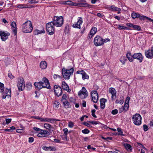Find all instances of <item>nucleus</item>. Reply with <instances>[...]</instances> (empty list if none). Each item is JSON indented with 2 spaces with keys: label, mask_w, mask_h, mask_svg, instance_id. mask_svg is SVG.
<instances>
[{
  "label": "nucleus",
  "mask_w": 153,
  "mask_h": 153,
  "mask_svg": "<svg viewBox=\"0 0 153 153\" xmlns=\"http://www.w3.org/2000/svg\"><path fill=\"white\" fill-rule=\"evenodd\" d=\"M133 28L134 30L138 31H140L141 30V27L137 25H133Z\"/></svg>",
  "instance_id": "36"
},
{
  "label": "nucleus",
  "mask_w": 153,
  "mask_h": 153,
  "mask_svg": "<svg viewBox=\"0 0 153 153\" xmlns=\"http://www.w3.org/2000/svg\"><path fill=\"white\" fill-rule=\"evenodd\" d=\"M96 111V110L95 109H93L91 111L92 115L93 117L95 118H96L97 116L95 115V113Z\"/></svg>",
  "instance_id": "44"
},
{
  "label": "nucleus",
  "mask_w": 153,
  "mask_h": 153,
  "mask_svg": "<svg viewBox=\"0 0 153 153\" xmlns=\"http://www.w3.org/2000/svg\"><path fill=\"white\" fill-rule=\"evenodd\" d=\"M145 55L146 57L150 59H152L153 57V47L147 51H145Z\"/></svg>",
  "instance_id": "14"
},
{
  "label": "nucleus",
  "mask_w": 153,
  "mask_h": 153,
  "mask_svg": "<svg viewBox=\"0 0 153 153\" xmlns=\"http://www.w3.org/2000/svg\"><path fill=\"white\" fill-rule=\"evenodd\" d=\"M91 97L92 98V100L94 103L97 102L98 99V95L97 91H92L91 92Z\"/></svg>",
  "instance_id": "11"
},
{
  "label": "nucleus",
  "mask_w": 153,
  "mask_h": 153,
  "mask_svg": "<svg viewBox=\"0 0 153 153\" xmlns=\"http://www.w3.org/2000/svg\"><path fill=\"white\" fill-rule=\"evenodd\" d=\"M83 22L82 18L81 17H79L77 22L75 24H73L72 27L74 28L80 29V25Z\"/></svg>",
  "instance_id": "13"
},
{
  "label": "nucleus",
  "mask_w": 153,
  "mask_h": 153,
  "mask_svg": "<svg viewBox=\"0 0 153 153\" xmlns=\"http://www.w3.org/2000/svg\"><path fill=\"white\" fill-rule=\"evenodd\" d=\"M61 86L63 90L66 91L67 92H70L71 91V89L69 88V86L65 82L63 81L62 82Z\"/></svg>",
  "instance_id": "21"
},
{
  "label": "nucleus",
  "mask_w": 153,
  "mask_h": 153,
  "mask_svg": "<svg viewBox=\"0 0 153 153\" xmlns=\"http://www.w3.org/2000/svg\"><path fill=\"white\" fill-rule=\"evenodd\" d=\"M129 107V103H125L124 105V106H122L123 109H124L125 111H127Z\"/></svg>",
  "instance_id": "34"
},
{
  "label": "nucleus",
  "mask_w": 153,
  "mask_h": 153,
  "mask_svg": "<svg viewBox=\"0 0 153 153\" xmlns=\"http://www.w3.org/2000/svg\"><path fill=\"white\" fill-rule=\"evenodd\" d=\"M106 8L113 11H116L117 10H121V9L120 8L115 7L114 5H112L109 7H107Z\"/></svg>",
  "instance_id": "22"
},
{
  "label": "nucleus",
  "mask_w": 153,
  "mask_h": 153,
  "mask_svg": "<svg viewBox=\"0 0 153 153\" xmlns=\"http://www.w3.org/2000/svg\"><path fill=\"white\" fill-rule=\"evenodd\" d=\"M10 35V33H5L4 32H2L0 34V36L2 41H4L6 40L8 38V36Z\"/></svg>",
  "instance_id": "20"
},
{
  "label": "nucleus",
  "mask_w": 153,
  "mask_h": 153,
  "mask_svg": "<svg viewBox=\"0 0 153 153\" xmlns=\"http://www.w3.org/2000/svg\"><path fill=\"white\" fill-rule=\"evenodd\" d=\"M62 102L65 108H68L71 107L70 102H68L67 100L63 102Z\"/></svg>",
  "instance_id": "28"
},
{
  "label": "nucleus",
  "mask_w": 153,
  "mask_h": 153,
  "mask_svg": "<svg viewBox=\"0 0 153 153\" xmlns=\"http://www.w3.org/2000/svg\"><path fill=\"white\" fill-rule=\"evenodd\" d=\"M110 40L108 38H106L105 39H103V44L104 42H107L110 41Z\"/></svg>",
  "instance_id": "55"
},
{
  "label": "nucleus",
  "mask_w": 153,
  "mask_h": 153,
  "mask_svg": "<svg viewBox=\"0 0 153 153\" xmlns=\"http://www.w3.org/2000/svg\"><path fill=\"white\" fill-rule=\"evenodd\" d=\"M97 16L98 17H100V18H102L103 15H102L100 13H98L97 14Z\"/></svg>",
  "instance_id": "64"
},
{
  "label": "nucleus",
  "mask_w": 153,
  "mask_h": 153,
  "mask_svg": "<svg viewBox=\"0 0 153 153\" xmlns=\"http://www.w3.org/2000/svg\"><path fill=\"white\" fill-rule=\"evenodd\" d=\"M42 86L43 88H46L50 89V85L48 79L46 77H44L42 79Z\"/></svg>",
  "instance_id": "12"
},
{
  "label": "nucleus",
  "mask_w": 153,
  "mask_h": 153,
  "mask_svg": "<svg viewBox=\"0 0 153 153\" xmlns=\"http://www.w3.org/2000/svg\"><path fill=\"white\" fill-rule=\"evenodd\" d=\"M59 77V78H60V76H59V75H57V74H54V75H53V78L54 79H56L57 78V77Z\"/></svg>",
  "instance_id": "59"
},
{
  "label": "nucleus",
  "mask_w": 153,
  "mask_h": 153,
  "mask_svg": "<svg viewBox=\"0 0 153 153\" xmlns=\"http://www.w3.org/2000/svg\"><path fill=\"white\" fill-rule=\"evenodd\" d=\"M82 132L84 134H87L89 133L90 131L87 129H85L82 130Z\"/></svg>",
  "instance_id": "43"
},
{
  "label": "nucleus",
  "mask_w": 153,
  "mask_h": 153,
  "mask_svg": "<svg viewBox=\"0 0 153 153\" xmlns=\"http://www.w3.org/2000/svg\"><path fill=\"white\" fill-rule=\"evenodd\" d=\"M83 124L88 127H90V126H91L87 122H84L83 123Z\"/></svg>",
  "instance_id": "62"
},
{
  "label": "nucleus",
  "mask_w": 153,
  "mask_h": 153,
  "mask_svg": "<svg viewBox=\"0 0 153 153\" xmlns=\"http://www.w3.org/2000/svg\"><path fill=\"white\" fill-rule=\"evenodd\" d=\"M109 92L111 94V99L112 101H114L116 97V91L114 88H111L109 89Z\"/></svg>",
  "instance_id": "17"
},
{
  "label": "nucleus",
  "mask_w": 153,
  "mask_h": 153,
  "mask_svg": "<svg viewBox=\"0 0 153 153\" xmlns=\"http://www.w3.org/2000/svg\"><path fill=\"white\" fill-rule=\"evenodd\" d=\"M47 63L45 61H42L40 63V67L42 69H45L47 67Z\"/></svg>",
  "instance_id": "26"
},
{
  "label": "nucleus",
  "mask_w": 153,
  "mask_h": 153,
  "mask_svg": "<svg viewBox=\"0 0 153 153\" xmlns=\"http://www.w3.org/2000/svg\"><path fill=\"white\" fill-rule=\"evenodd\" d=\"M82 75L83 79L84 80L89 78L88 75L84 71H82Z\"/></svg>",
  "instance_id": "30"
},
{
  "label": "nucleus",
  "mask_w": 153,
  "mask_h": 153,
  "mask_svg": "<svg viewBox=\"0 0 153 153\" xmlns=\"http://www.w3.org/2000/svg\"><path fill=\"white\" fill-rule=\"evenodd\" d=\"M54 107L56 108H57L59 106V102L57 101H55L54 103Z\"/></svg>",
  "instance_id": "42"
},
{
  "label": "nucleus",
  "mask_w": 153,
  "mask_h": 153,
  "mask_svg": "<svg viewBox=\"0 0 153 153\" xmlns=\"http://www.w3.org/2000/svg\"><path fill=\"white\" fill-rule=\"evenodd\" d=\"M74 126V123L71 122H69L68 125V126L70 128H72Z\"/></svg>",
  "instance_id": "52"
},
{
  "label": "nucleus",
  "mask_w": 153,
  "mask_h": 153,
  "mask_svg": "<svg viewBox=\"0 0 153 153\" xmlns=\"http://www.w3.org/2000/svg\"><path fill=\"white\" fill-rule=\"evenodd\" d=\"M54 91L55 94L58 97L61 96L62 93L61 88L60 86L55 85L54 88Z\"/></svg>",
  "instance_id": "10"
},
{
  "label": "nucleus",
  "mask_w": 153,
  "mask_h": 153,
  "mask_svg": "<svg viewBox=\"0 0 153 153\" xmlns=\"http://www.w3.org/2000/svg\"><path fill=\"white\" fill-rule=\"evenodd\" d=\"M4 89V84L0 82V93H2V94L3 95L2 97L4 99L6 97H7L8 98L10 95L7 94H8L9 91V90L6 88V90L4 92H3Z\"/></svg>",
  "instance_id": "6"
},
{
  "label": "nucleus",
  "mask_w": 153,
  "mask_h": 153,
  "mask_svg": "<svg viewBox=\"0 0 153 153\" xmlns=\"http://www.w3.org/2000/svg\"><path fill=\"white\" fill-rule=\"evenodd\" d=\"M42 149L45 150H50V151H55L56 150V148L54 147L49 146L46 147L44 146L43 147Z\"/></svg>",
  "instance_id": "25"
},
{
  "label": "nucleus",
  "mask_w": 153,
  "mask_h": 153,
  "mask_svg": "<svg viewBox=\"0 0 153 153\" xmlns=\"http://www.w3.org/2000/svg\"><path fill=\"white\" fill-rule=\"evenodd\" d=\"M49 133V132L48 131L41 129L40 132L38 134L37 136L40 137H44L46 134H48Z\"/></svg>",
  "instance_id": "19"
},
{
  "label": "nucleus",
  "mask_w": 153,
  "mask_h": 153,
  "mask_svg": "<svg viewBox=\"0 0 153 153\" xmlns=\"http://www.w3.org/2000/svg\"><path fill=\"white\" fill-rule=\"evenodd\" d=\"M143 130L144 131H147L149 129L148 126L146 125H143Z\"/></svg>",
  "instance_id": "47"
},
{
  "label": "nucleus",
  "mask_w": 153,
  "mask_h": 153,
  "mask_svg": "<svg viewBox=\"0 0 153 153\" xmlns=\"http://www.w3.org/2000/svg\"><path fill=\"white\" fill-rule=\"evenodd\" d=\"M80 97L82 99L85 98L88 96V92L84 87H83L78 93Z\"/></svg>",
  "instance_id": "9"
},
{
  "label": "nucleus",
  "mask_w": 153,
  "mask_h": 153,
  "mask_svg": "<svg viewBox=\"0 0 153 153\" xmlns=\"http://www.w3.org/2000/svg\"><path fill=\"white\" fill-rule=\"evenodd\" d=\"M66 4L70 5L72 6H76V4H76V3H74L73 2L70 1H66Z\"/></svg>",
  "instance_id": "38"
},
{
  "label": "nucleus",
  "mask_w": 153,
  "mask_h": 153,
  "mask_svg": "<svg viewBox=\"0 0 153 153\" xmlns=\"http://www.w3.org/2000/svg\"><path fill=\"white\" fill-rule=\"evenodd\" d=\"M82 106L83 107H86V102L85 100L82 101Z\"/></svg>",
  "instance_id": "60"
},
{
  "label": "nucleus",
  "mask_w": 153,
  "mask_h": 153,
  "mask_svg": "<svg viewBox=\"0 0 153 153\" xmlns=\"http://www.w3.org/2000/svg\"><path fill=\"white\" fill-rule=\"evenodd\" d=\"M126 149L127 150H129L131 151L132 149V147L131 146V145L129 144L128 143H126L124 145Z\"/></svg>",
  "instance_id": "32"
},
{
  "label": "nucleus",
  "mask_w": 153,
  "mask_h": 153,
  "mask_svg": "<svg viewBox=\"0 0 153 153\" xmlns=\"http://www.w3.org/2000/svg\"><path fill=\"white\" fill-rule=\"evenodd\" d=\"M100 108H101L103 109L105 107V103L106 102V100L104 98H102L100 100Z\"/></svg>",
  "instance_id": "23"
},
{
  "label": "nucleus",
  "mask_w": 153,
  "mask_h": 153,
  "mask_svg": "<svg viewBox=\"0 0 153 153\" xmlns=\"http://www.w3.org/2000/svg\"><path fill=\"white\" fill-rule=\"evenodd\" d=\"M28 2L30 4L37 3L38 2V1H36L35 0H29Z\"/></svg>",
  "instance_id": "46"
},
{
  "label": "nucleus",
  "mask_w": 153,
  "mask_h": 153,
  "mask_svg": "<svg viewBox=\"0 0 153 153\" xmlns=\"http://www.w3.org/2000/svg\"><path fill=\"white\" fill-rule=\"evenodd\" d=\"M127 60V59L124 56H123L121 58L120 61L123 65H124Z\"/></svg>",
  "instance_id": "35"
},
{
  "label": "nucleus",
  "mask_w": 153,
  "mask_h": 153,
  "mask_svg": "<svg viewBox=\"0 0 153 153\" xmlns=\"http://www.w3.org/2000/svg\"><path fill=\"white\" fill-rule=\"evenodd\" d=\"M45 32V31L43 29L41 30L36 29L33 31V33L35 35H38L40 33H44Z\"/></svg>",
  "instance_id": "27"
},
{
  "label": "nucleus",
  "mask_w": 153,
  "mask_h": 153,
  "mask_svg": "<svg viewBox=\"0 0 153 153\" xmlns=\"http://www.w3.org/2000/svg\"><path fill=\"white\" fill-rule=\"evenodd\" d=\"M54 25L52 22H48L46 25L47 31L50 35H52L54 33Z\"/></svg>",
  "instance_id": "5"
},
{
  "label": "nucleus",
  "mask_w": 153,
  "mask_h": 153,
  "mask_svg": "<svg viewBox=\"0 0 153 153\" xmlns=\"http://www.w3.org/2000/svg\"><path fill=\"white\" fill-rule=\"evenodd\" d=\"M74 71V69L73 68L70 69H67L65 68H63L62 73L63 77L65 79H69L71 75L73 74Z\"/></svg>",
  "instance_id": "3"
},
{
  "label": "nucleus",
  "mask_w": 153,
  "mask_h": 153,
  "mask_svg": "<svg viewBox=\"0 0 153 153\" xmlns=\"http://www.w3.org/2000/svg\"><path fill=\"white\" fill-rule=\"evenodd\" d=\"M63 131H64L63 137H64L66 139V136L68 131V129L67 128H65L63 129Z\"/></svg>",
  "instance_id": "40"
},
{
  "label": "nucleus",
  "mask_w": 153,
  "mask_h": 153,
  "mask_svg": "<svg viewBox=\"0 0 153 153\" xmlns=\"http://www.w3.org/2000/svg\"><path fill=\"white\" fill-rule=\"evenodd\" d=\"M34 141V138L33 137H30L29 138L28 142L29 143H32Z\"/></svg>",
  "instance_id": "57"
},
{
  "label": "nucleus",
  "mask_w": 153,
  "mask_h": 153,
  "mask_svg": "<svg viewBox=\"0 0 153 153\" xmlns=\"http://www.w3.org/2000/svg\"><path fill=\"white\" fill-rule=\"evenodd\" d=\"M140 17H139L138 18H139L141 20H144V19L145 18H148V17H147L145 16H141L140 15Z\"/></svg>",
  "instance_id": "53"
},
{
  "label": "nucleus",
  "mask_w": 153,
  "mask_h": 153,
  "mask_svg": "<svg viewBox=\"0 0 153 153\" xmlns=\"http://www.w3.org/2000/svg\"><path fill=\"white\" fill-rule=\"evenodd\" d=\"M42 84V82L41 81L39 82H35L34 83V86L39 90L40 89L43 88Z\"/></svg>",
  "instance_id": "24"
},
{
  "label": "nucleus",
  "mask_w": 153,
  "mask_h": 153,
  "mask_svg": "<svg viewBox=\"0 0 153 153\" xmlns=\"http://www.w3.org/2000/svg\"><path fill=\"white\" fill-rule=\"evenodd\" d=\"M18 83L17 86L19 90L20 91H23L25 88V83L24 79L21 77L18 78Z\"/></svg>",
  "instance_id": "7"
},
{
  "label": "nucleus",
  "mask_w": 153,
  "mask_h": 153,
  "mask_svg": "<svg viewBox=\"0 0 153 153\" xmlns=\"http://www.w3.org/2000/svg\"><path fill=\"white\" fill-rule=\"evenodd\" d=\"M97 31V28L95 27H92L91 30H90V33L94 35L96 33Z\"/></svg>",
  "instance_id": "33"
},
{
  "label": "nucleus",
  "mask_w": 153,
  "mask_h": 153,
  "mask_svg": "<svg viewBox=\"0 0 153 153\" xmlns=\"http://www.w3.org/2000/svg\"><path fill=\"white\" fill-rule=\"evenodd\" d=\"M19 7H22L23 8H28V6L25 5V4H20L18 6Z\"/></svg>",
  "instance_id": "45"
},
{
  "label": "nucleus",
  "mask_w": 153,
  "mask_h": 153,
  "mask_svg": "<svg viewBox=\"0 0 153 153\" xmlns=\"http://www.w3.org/2000/svg\"><path fill=\"white\" fill-rule=\"evenodd\" d=\"M134 59H136L139 61L140 62H141L143 61V56L142 54L140 53H135L132 56Z\"/></svg>",
  "instance_id": "15"
},
{
  "label": "nucleus",
  "mask_w": 153,
  "mask_h": 153,
  "mask_svg": "<svg viewBox=\"0 0 153 153\" xmlns=\"http://www.w3.org/2000/svg\"><path fill=\"white\" fill-rule=\"evenodd\" d=\"M94 35L93 34H92L91 33H90V32L88 34V39H91L92 36H93Z\"/></svg>",
  "instance_id": "58"
},
{
  "label": "nucleus",
  "mask_w": 153,
  "mask_h": 153,
  "mask_svg": "<svg viewBox=\"0 0 153 153\" xmlns=\"http://www.w3.org/2000/svg\"><path fill=\"white\" fill-rule=\"evenodd\" d=\"M16 131L19 133H22L23 131V129H18L16 130Z\"/></svg>",
  "instance_id": "56"
},
{
  "label": "nucleus",
  "mask_w": 153,
  "mask_h": 153,
  "mask_svg": "<svg viewBox=\"0 0 153 153\" xmlns=\"http://www.w3.org/2000/svg\"><path fill=\"white\" fill-rule=\"evenodd\" d=\"M33 29L31 22L30 21H27L23 24L22 25V30L25 33L31 32Z\"/></svg>",
  "instance_id": "1"
},
{
  "label": "nucleus",
  "mask_w": 153,
  "mask_h": 153,
  "mask_svg": "<svg viewBox=\"0 0 153 153\" xmlns=\"http://www.w3.org/2000/svg\"><path fill=\"white\" fill-rule=\"evenodd\" d=\"M89 123H91L92 124L97 125L98 124V122L95 121H89Z\"/></svg>",
  "instance_id": "51"
},
{
  "label": "nucleus",
  "mask_w": 153,
  "mask_h": 153,
  "mask_svg": "<svg viewBox=\"0 0 153 153\" xmlns=\"http://www.w3.org/2000/svg\"><path fill=\"white\" fill-rule=\"evenodd\" d=\"M44 126L45 128L48 129H50L52 127L51 125L47 123H45L44 124Z\"/></svg>",
  "instance_id": "37"
},
{
  "label": "nucleus",
  "mask_w": 153,
  "mask_h": 153,
  "mask_svg": "<svg viewBox=\"0 0 153 153\" xmlns=\"http://www.w3.org/2000/svg\"><path fill=\"white\" fill-rule=\"evenodd\" d=\"M11 26L12 32L14 36H16L17 33V28L16 22H12L11 24Z\"/></svg>",
  "instance_id": "16"
},
{
  "label": "nucleus",
  "mask_w": 153,
  "mask_h": 153,
  "mask_svg": "<svg viewBox=\"0 0 153 153\" xmlns=\"http://www.w3.org/2000/svg\"><path fill=\"white\" fill-rule=\"evenodd\" d=\"M94 42L96 46L103 45V38L99 36H97L94 38Z\"/></svg>",
  "instance_id": "8"
},
{
  "label": "nucleus",
  "mask_w": 153,
  "mask_h": 153,
  "mask_svg": "<svg viewBox=\"0 0 153 153\" xmlns=\"http://www.w3.org/2000/svg\"><path fill=\"white\" fill-rule=\"evenodd\" d=\"M60 4H66V1H62L60 2Z\"/></svg>",
  "instance_id": "63"
},
{
  "label": "nucleus",
  "mask_w": 153,
  "mask_h": 153,
  "mask_svg": "<svg viewBox=\"0 0 153 153\" xmlns=\"http://www.w3.org/2000/svg\"><path fill=\"white\" fill-rule=\"evenodd\" d=\"M66 97H67V96L66 94H64L63 95L62 97V102L67 100L66 99Z\"/></svg>",
  "instance_id": "48"
},
{
  "label": "nucleus",
  "mask_w": 153,
  "mask_h": 153,
  "mask_svg": "<svg viewBox=\"0 0 153 153\" xmlns=\"http://www.w3.org/2000/svg\"><path fill=\"white\" fill-rule=\"evenodd\" d=\"M140 14L136 13H133L131 14V16L133 19L138 18L139 17H140Z\"/></svg>",
  "instance_id": "31"
},
{
  "label": "nucleus",
  "mask_w": 153,
  "mask_h": 153,
  "mask_svg": "<svg viewBox=\"0 0 153 153\" xmlns=\"http://www.w3.org/2000/svg\"><path fill=\"white\" fill-rule=\"evenodd\" d=\"M83 0H81L80 2L77 3L75 4H76V6L82 7H88L91 8V5H89L88 4L83 2Z\"/></svg>",
  "instance_id": "18"
},
{
  "label": "nucleus",
  "mask_w": 153,
  "mask_h": 153,
  "mask_svg": "<svg viewBox=\"0 0 153 153\" xmlns=\"http://www.w3.org/2000/svg\"><path fill=\"white\" fill-rule=\"evenodd\" d=\"M130 100V97H127L126 98L125 103H129Z\"/></svg>",
  "instance_id": "61"
},
{
  "label": "nucleus",
  "mask_w": 153,
  "mask_h": 153,
  "mask_svg": "<svg viewBox=\"0 0 153 153\" xmlns=\"http://www.w3.org/2000/svg\"><path fill=\"white\" fill-rule=\"evenodd\" d=\"M56 120L57 121H59L60 120L58 119H56L52 118H44V122H48L52 123L51 122L52 121Z\"/></svg>",
  "instance_id": "29"
},
{
  "label": "nucleus",
  "mask_w": 153,
  "mask_h": 153,
  "mask_svg": "<svg viewBox=\"0 0 153 153\" xmlns=\"http://www.w3.org/2000/svg\"><path fill=\"white\" fill-rule=\"evenodd\" d=\"M64 20L62 16L54 17L53 21L52 22L54 25L57 27H61L63 23Z\"/></svg>",
  "instance_id": "2"
},
{
  "label": "nucleus",
  "mask_w": 153,
  "mask_h": 153,
  "mask_svg": "<svg viewBox=\"0 0 153 153\" xmlns=\"http://www.w3.org/2000/svg\"><path fill=\"white\" fill-rule=\"evenodd\" d=\"M132 119L134 124L136 125L139 126L141 124L142 117L140 114H136L133 115Z\"/></svg>",
  "instance_id": "4"
},
{
  "label": "nucleus",
  "mask_w": 153,
  "mask_h": 153,
  "mask_svg": "<svg viewBox=\"0 0 153 153\" xmlns=\"http://www.w3.org/2000/svg\"><path fill=\"white\" fill-rule=\"evenodd\" d=\"M33 129L35 131L37 132L38 131H40L41 129L38 128L37 127H33Z\"/></svg>",
  "instance_id": "54"
},
{
  "label": "nucleus",
  "mask_w": 153,
  "mask_h": 153,
  "mask_svg": "<svg viewBox=\"0 0 153 153\" xmlns=\"http://www.w3.org/2000/svg\"><path fill=\"white\" fill-rule=\"evenodd\" d=\"M118 113V110L117 109H115L111 111V114L113 115L117 114Z\"/></svg>",
  "instance_id": "49"
},
{
  "label": "nucleus",
  "mask_w": 153,
  "mask_h": 153,
  "mask_svg": "<svg viewBox=\"0 0 153 153\" xmlns=\"http://www.w3.org/2000/svg\"><path fill=\"white\" fill-rule=\"evenodd\" d=\"M26 87L27 90H30L32 88V85L30 83H28L26 84Z\"/></svg>",
  "instance_id": "39"
},
{
  "label": "nucleus",
  "mask_w": 153,
  "mask_h": 153,
  "mask_svg": "<svg viewBox=\"0 0 153 153\" xmlns=\"http://www.w3.org/2000/svg\"><path fill=\"white\" fill-rule=\"evenodd\" d=\"M117 131L120 133L119 135H123V132L122 131L121 129L119 128H117Z\"/></svg>",
  "instance_id": "50"
},
{
  "label": "nucleus",
  "mask_w": 153,
  "mask_h": 153,
  "mask_svg": "<svg viewBox=\"0 0 153 153\" xmlns=\"http://www.w3.org/2000/svg\"><path fill=\"white\" fill-rule=\"evenodd\" d=\"M118 29L119 30H122V29H125V30H127L128 29L127 27H126L125 26H122L120 25H118Z\"/></svg>",
  "instance_id": "41"
}]
</instances>
